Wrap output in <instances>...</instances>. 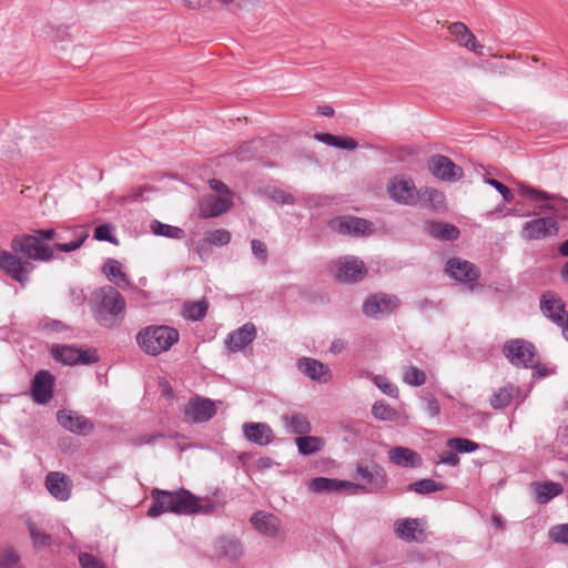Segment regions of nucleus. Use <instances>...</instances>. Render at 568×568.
<instances>
[{
	"instance_id": "nucleus-30",
	"label": "nucleus",
	"mask_w": 568,
	"mask_h": 568,
	"mask_svg": "<svg viewBox=\"0 0 568 568\" xmlns=\"http://www.w3.org/2000/svg\"><path fill=\"white\" fill-rule=\"evenodd\" d=\"M389 460L400 467L416 468L423 463L422 457L408 447L397 446L388 452Z\"/></svg>"
},
{
	"instance_id": "nucleus-19",
	"label": "nucleus",
	"mask_w": 568,
	"mask_h": 568,
	"mask_svg": "<svg viewBox=\"0 0 568 568\" xmlns=\"http://www.w3.org/2000/svg\"><path fill=\"white\" fill-rule=\"evenodd\" d=\"M53 394V376L47 371L38 372L32 381L31 395L37 404H47Z\"/></svg>"
},
{
	"instance_id": "nucleus-4",
	"label": "nucleus",
	"mask_w": 568,
	"mask_h": 568,
	"mask_svg": "<svg viewBox=\"0 0 568 568\" xmlns=\"http://www.w3.org/2000/svg\"><path fill=\"white\" fill-rule=\"evenodd\" d=\"M180 333L168 325H149L136 334V343L148 355L158 356L179 342Z\"/></svg>"
},
{
	"instance_id": "nucleus-17",
	"label": "nucleus",
	"mask_w": 568,
	"mask_h": 568,
	"mask_svg": "<svg viewBox=\"0 0 568 568\" xmlns=\"http://www.w3.org/2000/svg\"><path fill=\"white\" fill-rule=\"evenodd\" d=\"M57 418L64 429L78 435H88L94 428L90 419L72 410H59Z\"/></svg>"
},
{
	"instance_id": "nucleus-13",
	"label": "nucleus",
	"mask_w": 568,
	"mask_h": 568,
	"mask_svg": "<svg viewBox=\"0 0 568 568\" xmlns=\"http://www.w3.org/2000/svg\"><path fill=\"white\" fill-rule=\"evenodd\" d=\"M365 273V264L357 257L345 256L335 262V277L338 281L355 283L362 280Z\"/></svg>"
},
{
	"instance_id": "nucleus-49",
	"label": "nucleus",
	"mask_w": 568,
	"mask_h": 568,
	"mask_svg": "<svg viewBox=\"0 0 568 568\" xmlns=\"http://www.w3.org/2000/svg\"><path fill=\"white\" fill-rule=\"evenodd\" d=\"M374 384L387 396L397 398L398 397V388L394 385L386 376L375 375L373 377Z\"/></svg>"
},
{
	"instance_id": "nucleus-16",
	"label": "nucleus",
	"mask_w": 568,
	"mask_h": 568,
	"mask_svg": "<svg viewBox=\"0 0 568 568\" xmlns=\"http://www.w3.org/2000/svg\"><path fill=\"white\" fill-rule=\"evenodd\" d=\"M329 227L344 235H365L372 223L357 216H339L329 221Z\"/></svg>"
},
{
	"instance_id": "nucleus-52",
	"label": "nucleus",
	"mask_w": 568,
	"mask_h": 568,
	"mask_svg": "<svg viewBox=\"0 0 568 568\" xmlns=\"http://www.w3.org/2000/svg\"><path fill=\"white\" fill-rule=\"evenodd\" d=\"M549 535L552 541L568 545V524L555 526Z\"/></svg>"
},
{
	"instance_id": "nucleus-60",
	"label": "nucleus",
	"mask_w": 568,
	"mask_h": 568,
	"mask_svg": "<svg viewBox=\"0 0 568 568\" xmlns=\"http://www.w3.org/2000/svg\"><path fill=\"white\" fill-rule=\"evenodd\" d=\"M426 410L430 417H437L440 414V405L435 397H428L426 399Z\"/></svg>"
},
{
	"instance_id": "nucleus-47",
	"label": "nucleus",
	"mask_w": 568,
	"mask_h": 568,
	"mask_svg": "<svg viewBox=\"0 0 568 568\" xmlns=\"http://www.w3.org/2000/svg\"><path fill=\"white\" fill-rule=\"evenodd\" d=\"M372 414L379 420H395L397 412L383 402H376L372 407Z\"/></svg>"
},
{
	"instance_id": "nucleus-55",
	"label": "nucleus",
	"mask_w": 568,
	"mask_h": 568,
	"mask_svg": "<svg viewBox=\"0 0 568 568\" xmlns=\"http://www.w3.org/2000/svg\"><path fill=\"white\" fill-rule=\"evenodd\" d=\"M485 182L495 187L501 194L504 201L510 203L514 200L511 191L501 182L491 178L485 179Z\"/></svg>"
},
{
	"instance_id": "nucleus-8",
	"label": "nucleus",
	"mask_w": 568,
	"mask_h": 568,
	"mask_svg": "<svg viewBox=\"0 0 568 568\" xmlns=\"http://www.w3.org/2000/svg\"><path fill=\"white\" fill-rule=\"evenodd\" d=\"M51 354L55 361L67 365H88L99 361L95 348L82 349L70 345H54Z\"/></svg>"
},
{
	"instance_id": "nucleus-36",
	"label": "nucleus",
	"mask_w": 568,
	"mask_h": 568,
	"mask_svg": "<svg viewBox=\"0 0 568 568\" xmlns=\"http://www.w3.org/2000/svg\"><path fill=\"white\" fill-rule=\"evenodd\" d=\"M297 450L303 456L314 455L325 446V439L320 436H298L295 439Z\"/></svg>"
},
{
	"instance_id": "nucleus-27",
	"label": "nucleus",
	"mask_w": 568,
	"mask_h": 568,
	"mask_svg": "<svg viewBox=\"0 0 568 568\" xmlns=\"http://www.w3.org/2000/svg\"><path fill=\"white\" fill-rule=\"evenodd\" d=\"M243 434L248 442L261 446L268 445L274 439L272 428L265 423H245Z\"/></svg>"
},
{
	"instance_id": "nucleus-25",
	"label": "nucleus",
	"mask_w": 568,
	"mask_h": 568,
	"mask_svg": "<svg viewBox=\"0 0 568 568\" xmlns=\"http://www.w3.org/2000/svg\"><path fill=\"white\" fill-rule=\"evenodd\" d=\"M252 526L266 537H275L281 528V519L266 511H256L250 518Z\"/></svg>"
},
{
	"instance_id": "nucleus-18",
	"label": "nucleus",
	"mask_w": 568,
	"mask_h": 568,
	"mask_svg": "<svg viewBox=\"0 0 568 568\" xmlns=\"http://www.w3.org/2000/svg\"><path fill=\"white\" fill-rule=\"evenodd\" d=\"M216 413L214 403L206 398H194L189 402L184 408V415L187 420L193 423H203L211 419Z\"/></svg>"
},
{
	"instance_id": "nucleus-32",
	"label": "nucleus",
	"mask_w": 568,
	"mask_h": 568,
	"mask_svg": "<svg viewBox=\"0 0 568 568\" xmlns=\"http://www.w3.org/2000/svg\"><path fill=\"white\" fill-rule=\"evenodd\" d=\"M281 420L291 434L303 436L312 430L310 420L301 413L285 414L281 417Z\"/></svg>"
},
{
	"instance_id": "nucleus-31",
	"label": "nucleus",
	"mask_w": 568,
	"mask_h": 568,
	"mask_svg": "<svg viewBox=\"0 0 568 568\" xmlns=\"http://www.w3.org/2000/svg\"><path fill=\"white\" fill-rule=\"evenodd\" d=\"M396 531L400 538L407 541H423L425 539V532L420 528L418 519H402L396 521Z\"/></svg>"
},
{
	"instance_id": "nucleus-3",
	"label": "nucleus",
	"mask_w": 568,
	"mask_h": 568,
	"mask_svg": "<svg viewBox=\"0 0 568 568\" xmlns=\"http://www.w3.org/2000/svg\"><path fill=\"white\" fill-rule=\"evenodd\" d=\"M64 236L54 229H37L30 234L16 235L11 240V250L32 263L50 262L54 257L53 246L48 241H60Z\"/></svg>"
},
{
	"instance_id": "nucleus-10",
	"label": "nucleus",
	"mask_w": 568,
	"mask_h": 568,
	"mask_svg": "<svg viewBox=\"0 0 568 568\" xmlns=\"http://www.w3.org/2000/svg\"><path fill=\"white\" fill-rule=\"evenodd\" d=\"M558 229V223L554 217H537L524 223L521 236L528 241L541 240L547 236L556 235Z\"/></svg>"
},
{
	"instance_id": "nucleus-9",
	"label": "nucleus",
	"mask_w": 568,
	"mask_h": 568,
	"mask_svg": "<svg viewBox=\"0 0 568 568\" xmlns=\"http://www.w3.org/2000/svg\"><path fill=\"white\" fill-rule=\"evenodd\" d=\"M518 192L521 196L531 201H544L545 203L539 206L540 212L558 213L559 209L556 205L557 202L561 203L564 209H568V200L560 195L550 194L523 183L518 184Z\"/></svg>"
},
{
	"instance_id": "nucleus-29",
	"label": "nucleus",
	"mask_w": 568,
	"mask_h": 568,
	"mask_svg": "<svg viewBox=\"0 0 568 568\" xmlns=\"http://www.w3.org/2000/svg\"><path fill=\"white\" fill-rule=\"evenodd\" d=\"M310 489L316 494L348 490V487H357V483L335 478L316 477L310 481Z\"/></svg>"
},
{
	"instance_id": "nucleus-14",
	"label": "nucleus",
	"mask_w": 568,
	"mask_h": 568,
	"mask_svg": "<svg viewBox=\"0 0 568 568\" xmlns=\"http://www.w3.org/2000/svg\"><path fill=\"white\" fill-rule=\"evenodd\" d=\"M428 169L434 176L446 182H456L463 176V169L445 155H433Z\"/></svg>"
},
{
	"instance_id": "nucleus-42",
	"label": "nucleus",
	"mask_w": 568,
	"mask_h": 568,
	"mask_svg": "<svg viewBox=\"0 0 568 568\" xmlns=\"http://www.w3.org/2000/svg\"><path fill=\"white\" fill-rule=\"evenodd\" d=\"M150 227L155 235L169 239H182L184 236V231L182 229L164 224L156 220L151 222Z\"/></svg>"
},
{
	"instance_id": "nucleus-11",
	"label": "nucleus",
	"mask_w": 568,
	"mask_h": 568,
	"mask_svg": "<svg viewBox=\"0 0 568 568\" xmlns=\"http://www.w3.org/2000/svg\"><path fill=\"white\" fill-rule=\"evenodd\" d=\"M387 192L399 204L413 205L417 202V190L410 179L393 178L387 185Z\"/></svg>"
},
{
	"instance_id": "nucleus-22",
	"label": "nucleus",
	"mask_w": 568,
	"mask_h": 568,
	"mask_svg": "<svg viewBox=\"0 0 568 568\" xmlns=\"http://www.w3.org/2000/svg\"><path fill=\"white\" fill-rule=\"evenodd\" d=\"M447 274L460 282H474L479 278V270L470 262L457 257L448 260L446 264Z\"/></svg>"
},
{
	"instance_id": "nucleus-48",
	"label": "nucleus",
	"mask_w": 568,
	"mask_h": 568,
	"mask_svg": "<svg viewBox=\"0 0 568 568\" xmlns=\"http://www.w3.org/2000/svg\"><path fill=\"white\" fill-rule=\"evenodd\" d=\"M20 561V555L12 547L0 551V568H14Z\"/></svg>"
},
{
	"instance_id": "nucleus-41",
	"label": "nucleus",
	"mask_w": 568,
	"mask_h": 568,
	"mask_svg": "<svg viewBox=\"0 0 568 568\" xmlns=\"http://www.w3.org/2000/svg\"><path fill=\"white\" fill-rule=\"evenodd\" d=\"M207 308L209 303L205 300L190 302L184 304L183 315L187 320L200 321L206 315Z\"/></svg>"
},
{
	"instance_id": "nucleus-37",
	"label": "nucleus",
	"mask_w": 568,
	"mask_h": 568,
	"mask_svg": "<svg viewBox=\"0 0 568 568\" xmlns=\"http://www.w3.org/2000/svg\"><path fill=\"white\" fill-rule=\"evenodd\" d=\"M231 241V233L225 229H219L205 234V237L199 241L196 245V252L199 255H202V246H209L211 244L215 245H226Z\"/></svg>"
},
{
	"instance_id": "nucleus-43",
	"label": "nucleus",
	"mask_w": 568,
	"mask_h": 568,
	"mask_svg": "<svg viewBox=\"0 0 568 568\" xmlns=\"http://www.w3.org/2000/svg\"><path fill=\"white\" fill-rule=\"evenodd\" d=\"M445 488L444 484L436 481L434 479H420L415 481L408 486V490H413L420 495H426L435 491H440Z\"/></svg>"
},
{
	"instance_id": "nucleus-64",
	"label": "nucleus",
	"mask_w": 568,
	"mask_h": 568,
	"mask_svg": "<svg viewBox=\"0 0 568 568\" xmlns=\"http://www.w3.org/2000/svg\"><path fill=\"white\" fill-rule=\"evenodd\" d=\"M158 437H160V435H142L134 439V444L139 446L146 445Z\"/></svg>"
},
{
	"instance_id": "nucleus-7",
	"label": "nucleus",
	"mask_w": 568,
	"mask_h": 568,
	"mask_svg": "<svg viewBox=\"0 0 568 568\" xmlns=\"http://www.w3.org/2000/svg\"><path fill=\"white\" fill-rule=\"evenodd\" d=\"M505 357L516 367H532L535 364L536 348L524 339H510L503 347Z\"/></svg>"
},
{
	"instance_id": "nucleus-23",
	"label": "nucleus",
	"mask_w": 568,
	"mask_h": 568,
	"mask_svg": "<svg viewBox=\"0 0 568 568\" xmlns=\"http://www.w3.org/2000/svg\"><path fill=\"white\" fill-rule=\"evenodd\" d=\"M58 233H62L64 239L60 241H54L53 251L58 250L60 252H73L79 250L85 240L89 237V233L80 227L65 229L62 231L55 230Z\"/></svg>"
},
{
	"instance_id": "nucleus-34",
	"label": "nucleus",
	"mask_w": 568,
	"mask_h": 568,
	"mask_svg": "<svg viewBox=\"0 0 568 568\" xmlns=\"http://www.w3.org/2000/svg\"><path fill=\"white\" fill-rule=\"evenodd\" d=\"M532 489L535 491L537 503L542 505L547 504L564 491L561 484L555 481L534 483Z\"/></svg>"
},
{
	"instance_id": "nucleus-45",
	"label": "nucleus",
	"mask_w": 568,
	"mask_h": 568,
	"mask_svg": "<svg viewBox=\"0 0 568 568\" xmlns=\"http://www.w3.org/2000/svg\"><path fill=\"white\" fill-rule=\"evenodd\" d=\"M219 548L224 556L232 560L237 559L242 555V545L234 538H221L219 540Z\"/></svg>"
},
{
	"instance_id": "nucleus-5",
	"label": "nucleus",
	"mask_w": 568,
	"mask_h": 568,
	"mask_svg": "<svg viewBox=\"0 0 568 568\" xmlns=\"http://www.w3.org/2000/svg\"><path fill=\"white\" fill-rule=\"evenodd\" d=\"M355 477L361 479L363 484H357V487H348V490L353 493L361 490L367 494H381L386 490L388 485L386 470L374 462L358 463Z\"/></svg>"
},
{
	"instance_id": "nucleus-12",
	"label": "nucleus",
	"mask_w": 568,
	"mask_h": 568,
	"mask_svg": "<svg viewBox=\"0 0 568 568\" xmlns=\"http://www.w3.org/2000/svg\"><path fill=\"white\" fill-rule=\"evenodd\" d=\"M398 306L399 301L396 296L374 294L365 300L363 312L368 317H378L393 313Z\"/></svg>"
},
{
	"instance_id": "nucleus-24",
	"label": "nucleus",
	"mask_w": 568,
	"mask_h": 568,
	"mask_svg": "<svg viewBox=\"0 0 568 568\" xmlns=\"http://www.w3.org/2000/svg\"><path fill=\"white\" fill-rule=\"evenodd\" d=\"M297 367L307 377L318 383H327L332 377L329 367L314 358H300L297 362Z\"/></svg>"
},
{
	"instance_id": "nucleus-57",
	"label": "nucleus",
	"mask_w": 568,
	"mask_h": 568,
	"mask_svg": "<svg viewBox=\"0 0 568 568\" xmlns=\"http://www.w3.org/2000/svg\"><path fill=\"white\" fill-rule=\"evenodd\" d=\"M438 464H445L452 467H456L459 465V457L456 450L448 448V450L443 452L439 455Z\"/></svg>"
},
{
	"instance_id": "nucleus-51",
	"label": "nucleus",
	"mask_w": 568,
	"mask_h": 568,
	"mask_svg": "<svg viewBox=\"0 0 568 568\" xmlns=\"http://www.w3.org/2000/svg\"><path fill=\"white\" fill-rule=\"evenodd\" d=\"M425 195L433 209L439 211L445 207V195L442 192L430 189L425 192Z\"/></svg>"
},
{
	"instance_id": "nucleus-40",
	"label": "nucleus",
	"mask_w": 568,
	"mask_h": 568,
	"mask_svg": "<svg viewBox=\"0 0 568 568\" xmlns=\"http://www.w3.org/2000/svg\"><path fill=\"white\" fill-rule=\"evenodd\" d=\"M402 378L405 384L413 387H418L426 383L425 372L413 365L403 367Z\"/></svg>"
},
{
	"instance_id": "nucleus-44",
	"label": "nucleus",
	"mask_w": 568,
	"mask_h": 568,
	"mask_svg": "<svg viewBox=\"0 0 568 568\" xmlns=\"http://www.w3.org/2000/svg\"><path fill=\"white\" fill-rule=\"evenodd\" d=\"M446 446L447 448L456 450L458 454L473 453L479 448V445L476 442L463 437L449 438L446 442Z\"/></svg>"
},
{
	"instance_id": "nucleus-15",
	"label": "nucleus",
	"mask_w": 568,
	"mask_h": 568,
	"mask_svg": "<svg viewBox=\"0 0 568 568\" xmlns=\"http://www.w3.org/2000/svg\"><path fill=\"white\" fill-rule=\"evenodd\" d=\"M540 310L556 325H564L568 321L565 303L554 292L548 291L541 295Z\"/></svg>"
},
{
	"instance_id": "nucleus-6",
	"label": "nucleus",
	"mask_w": 568,
	"mask_h": 568,
	"mask_svg": "<svg viewBox=\"0 0 568 568\" xmlns=\"http://www.w3.org/2000/svg\"><path fill=\"white\" fill-rule=\"evenodd\" d=\"M0 270L7 276L24 286L30 280V274L33 272L34 265L28 260H22L19 254H16L13 251H1Z\"/></svg>"
},
{
	"instance_id": "nucleus-63",
	"label": "nucleus",
	"mask_w": 568,
	"mask_h": 568,
	"mask_svg": "<svg viewBox=\"0 0 568 568\" xmlns=\"http://www.w3.org/2000/svg\"><path fill=\"white\" fill-rule=\"evenodd\" d=\"M346 343L343 339H335L332 342L329 351L333 354H339L345 349Z\"/></svg>"
},
{
	"instance_id": "nucleus-20",
	"label": "nucleus",
	"mask_w": 568,
	"mask_h": 568,
	"mask_svg": "<svg viewBox=\"0 0 568 568\" xmlns=\"http://www.w3.org/2000/svg\"><path fill=\"white\" fill-rule=\"evenodd\" d=\"M45 487L55 499L67 501L71 496L72 481L60 471H50L45 477Z\"/></svg>"
},
{
	"instance_id": "nucleus-46",
	"label": "nucleus",
	"mask_w": 568,
	"mask_h": 568,
	"mask_svg": "<svg viewBox=\"0 0 568 568\" xmlns=\"http://www.w3.org/2000/svg\"><path fill=\"white\" fill-rule=\"evenodd\" d=\"M513 398L511 388L501 387L490 398V405L495 409H503L507 407Z\"/></svg>"
},
{
	"instance_id": "nucleus-26",
	"label": "nucleus",
	"mask_w": 568,
	"mask_h": 568,
	"mask_svg": "<svg viewBox=\"0 0 568 568\" xmlns=\"http://www.w3.org/2000/svg\"><path fill=\"white\" fill-rule=\"evenodd\" d=\"M21 519L29 530L31 544L36 551H40L53 545V537L51 534L47 532L40 524L36 523L28 515L22 516Z\"/></svg>"
},
{
	"instance_id": "nucleus-1",
	"label": "nucleus",
	"mask_w": 568,
	"mask_h": 568,
	"mask_svg": "<svg viewBox=\"0 0 568 568\" xmlns=\"http://www.w3.org/2000/svg\"><path fill=\"white\" fill-rule=\"evenodd\" d=\"M152 505L148 516L158 517L165 513L175 515L212 514L215 509L213 503L196 497L190 490L180 488L176 490H162L155 488L151 491Z\"/></svg>"
},
{
	"instance_id": "nucleus-33",
	"label": "nucleus",
	"mask_w": 568,
	"mask_h": 568,
	"mask_svg": "<svg viewBox=\"0 0 568 568\" xmlns=\"http://www.w3.org/2000/svg\"><path fill=\"white\" fill-rule=\"evenodd\" d=\"M102 270L108 280L119 288L124 290L130 286L128 275L122 271V264L118 260H106Z\"/></svg>"
},
{
	"instance_id": "nucleus-56",
	"label": "nucleus",
	"mask_w": 568,
	"mask_h": 568,
	"mask_svg": "<svg viewBox=\"0 0 568 568\" xmlns=\"http://www.w3.org/2000/svg\"><path fill=\"white\" fill-rule=\"evenodd\" d=\"M252 253L254 256L260 260L263 264L267 261V247L260 240H252L251 242Z\"/></svg>"
},
{
	"instance_id": "nucleus-50",
	"label": "nucleus",
	"mask_w": 568,
	"mask_h": 568,
	"mask_svg": "<svg viewBox=\"0 0 568 568\" xmlns=\"http://www.w3.org/2000/svg\"><path fill=\"white\" fill-rule=\"evenodd\" d=\"M114 226L111 224H102L95 227L94 239L97 241H105L112 244H116L118 240L113 235Z\"/></svg>"
},
{
	"instance_id": "nucleus-59",
	"label": "nucleus",
	"mask_w": 568,
	"mask_h": 568,
	"mask_svg": "<svg viewBox=\"0 0 568 568\" xmlns=\"http://www.w3.org/2000/svg\"><path fill=\"white\" fill-rule=\"evenodd\" d=\"M270 199L277 203H281V204H293L294 203V197L290 193H286L285 191L280 190V189L273 190L270 193Z\"/></svg>"
},
{
	"instance_id": "nucleus-62",
	"label": "nucleus",
	"mask_w": 568,
	"mask_h": 568,
	"mask_svg": "<svg viewBox=\"0 0 568 568\" xmlns=\"http://www.w3.org/2000/svg\"><path fill=\"white\" fill-rule=\"evenodd\" d=\"M209 183H210L211 189L219 192L220 194H222V196L230 194V190H229L227 185H225L222 181L212 179V180H210Z\"/></svg>"
},
{
	"instance_id": "nucleus-61",
	"label": "nucleus",
	"mask_w": 568,
	"mask_h": 568,
	"mask_svg": "<svg viewBox=\"0 0 568 568\" xmlns=\"http://www.w3.org/2000/svg\"><path fill=\"white\" fill-rule=\"evenodd\" d=\"M44 329L53 331V332H61L67 328V326L58 320H48L42 324Z\"/></svg>"
},
{
	"instance_id": "nucleus-38",
	"label": "nucleus",
	"mask_w": 568,
	"mask_h": 568,
	"mask_svg": "<svg viewBox=\"0 0 568 568\" xmlns=\"http://www.w3.org/2000/svg\"><path fill=\"white\" fill-rule=\"evenodd\" d=\"M314 138L329 146L344 150H355L358 146V143L352 138H342L331 133H316Z\"/></svg>"
},
{
	"instance_id": "nucleus-35",
	"label": "nucleus",
	"mask_w": 568,
	"mask_h": 568,
	"mask_svg": "<svg viewBox=\"0 0 568 568\" xmlns=\"http://www.w3.org/2000/svg\"><path fill=\"white\" fill-rule=\"evenodd\" d=\"M425 229L429 235L445 241L456 240L460 233L455 225L443 222H427Z\"/></svg>"
},
{
	"instance_id": "nucleus-21",
	"label": "nucleus",
	"mask_w": 568,
	"mask_h": 568,
	"mask_svg": "<svg viewBox=\"0 0 568 568\" xmlns=\"http://www.w3.org/2000/svg\"><path fill=\"white\" fill-rule=\"evenodd\" d=\"M255 337L256 327L253 323L248 322L231 332L225 339V345L233 353L240 352L250 345Z\"/></svg>"
},
{
	"instance_id": "nucleus-39",
	"label": "nucleus",
	"mask_w": 568,
	"mask_h": 568,
	"mask_svg": "<svg viewBox=\"0 0 568 568\" xmlns=\"http://www.w3.org/2000/svg\"><path fill=\"white\" fill-rule=\"evenodd\" d=\"M232 206L231 197L215 196L204 207V216L212 217L227 212Z\"/></svg>"
},
{
	"instance_id": "nucleus-2",
	"label": "nucleus",
	"mask_w": 568,
	"mask_h": 568,
	"mask_svg": "<svg viewBox=\"0 0 568 568\" xmlns=\"http://www.w3.org/2000/svg\"><path fill=\"white\" fill-rule=\"evenodd\" d=\"M89 304L94 320L103 327H114L124 318L125 300L114 286L104 285L93 291Z\"/></svg>"
},
{
	"instance_id": "nucleus-53",
	"label": "nucleus",
	"mask_w": 568,
	"mask_h": 568,
	"mask_svg": "<svg viewBox=\"0 0 568 568\" xmlns=\"http://www.w3.org/2000/svg\"><path fill=\"white\" fill-rule=\"evenodd\" d=\"M79 564L81 568H105L99 558L89 552H81L79 555Z\"/></svg>"
},
{
	"instance_id": "nucleus-58",
	"label": "nucleus",
	"mask_w": 568,
	"mask_h": 568,
	"mask_svg": "<svg viewBox=\"0 0 568 568\" xmlns=\"http://www.w3.org/2000/svg\"><path fill=\"white\" fill-rule=\"evenodd\" d=\"M253 155H254L253 142L243 143L235 151V156L240 161L250 160Z\"/></svg>"
},
{
	"instance_id": "nucleus-28",
	"label": "nucleus",
	"mask_w": 568,
	"mask_h": 568,
	"mask_svg": "<svg viewBox=\"0 0 568 568\" xmlns=\"http://www.w3.org/2000/svg\"><path fill=\"white\" fill-rule=\"evenodd\" d=\"M449 31L459 45L475 52L476 54H483L481 50L484 47L477 41L474 33L467 28L466 24L463 22H454L449 27Z\"/></svg>"
},
{
	"instance_id": "nucleus-54",
	"label": "nucleus",
	"mask_w": 568,
	"mask_h": 568,
	"mask_svg": "<svg viewBox=\"0 0 568 568\" xmlns=\"http://www.w3.org/2000/svg\"><path fill=\"white\" fill-rule=\"evenodd\" d=\"M150 191H151V189L145 187V186L134 187L128 194L120 196L118 199V202L122 204V203H126V202H134V201L142 200L144 196V193L150 192Z\"/></svg>"
}]
</instances>
